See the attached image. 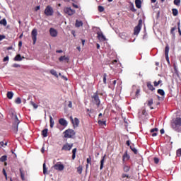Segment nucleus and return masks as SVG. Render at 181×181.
Here are the masks:
<instances>
[{
    "instance_id": "f257e3e1",
    "label": "nucleus",
    "mask_w": 181,
    "mask_h": 181,
    "mask_svg": "<svg viewBox=\"0 0 181 181\" xmlns=\"http://www.w3.org/2000/svg\"><path fill=\"white\" fill-rule=\"evenodd\" d=\"M171 127L174 131H179L181 127V118L177 117L175 120H173Z\"/></svg>"
},
{
    "instance_id": "f03ea898",
    "label": "nucleus",
    "mask_w": 181,
    "mask_h": 181,
    "mask_svg": "<svg viewBox=\"0 0 181 181\" xmlns=\"http://www.w3.org/2000/svg\"><path fill=\"white\" fill-rule=\"evenodd\" d=\"M13 119L14 120V122L13 124L12 129L15 134L18 132V126L19 125V119H18V116L16 115H13Z\"/></svg>"
},
{
    "instance_id": "7ed1b4c3",
    "label": "nucleus",
    "mask_w": 181,
    "mask_h": 181,
    "mask_svg": "<svg viewBox=\"0 0 181 181\" xmlns=\"http://www.w3.org/2000/svg\"><path fill=\"white\" fill-rule=\"evenodd\" d=\"M53 13H54L53 8L50 6H47L45 9V15H46V16H53Z\"/></svg>"
},
{
    "instance_id": "20e7f679",
    "label": "nucleus",
    "mask_w": 181,
    "mask_h": 181,
    "mask_svg": "<svg viewBox=\"0 0 181 181\" xmlns=\"http://www.w3.org/2000/svg\"><path fill=\"white\" fill-rule=\"evenodd\" d=\"M141 29H142V20L139 21L138 25L134 28V35H139L141 32Z\"/></svg>"
},
{
    "instance_id": "39448f33",
    "label": "nucleus",
    "mask_w": 181,
    "mask_h": 181,
    "mask_svg": "<svg viewBox=\"0 0 181 181\" xmlns=\"http://www.w3.org/2000/svg\"><path fill=\"white\" fill-rule=\"evenodd\" d=\"M74 135H76V132L73 129H68L64 132L65 138H72Z\"/></svg>"
},
{
    "instance_id": "423d86ee",
    "label": "nucleus",
    "mask_w": 181,
    "mask_h": 181,
    "mask_svg": "<svg viewBox=\"0 0 181 181\" xmlns=\"http://www.w3.org/2000/svg\"><path fill=\"white\" fill-rule=\"evenodd\" d=\"M64 11L65 12V13H66L67 15H69V16H71L73 15H74L76 13V10H73L70 7H66L64 9Z\"/></svg>"
},
{
    "instance_id": "0eeeda50",
    "label": "nucleus",
    "mask_w": 181,
    "mask_h": 181,
    "mask_svg": "<svg viewBox=\"0 0 181 181\" xmlns=\"http://www.w3.org/2000/svg\"><path fill=\"white\" fill-rule=\"evenodd\" d=\"M31 37L33 40V45L36 43L37 37V30L33 29L31 33Z\"/></svg>"
},
{
    "instance_id": "6e6552de",
    "label": "nucleus",
    "mask_w": 181,
    "mask_h": 181,
    "mask_svg": "<svg viewBox=\"0 0 181 181\" xmlns=\"http://www.w3.org/2000/svg\"><path fill=\"white\" fill-rule=\"evenodd\" d=\"M54 168L56 170H59L62 172V170H64V165L60 163H57L54 165Z\"/></svg>"
},
{
    "instance_id": "1a4fd4ad",
    "label": "nucleus",
    "mask_w": 181,
    "mask_h": 181,
    "mask_svg": "<svg viewBox=\"0 0 181 181\" xmlns=\"http://www.w3.org/2000/svg\"><path fill=\"white\" fill-rule=\"evenodd\" d=\"M131 158V156L128 154V151H126L122 156V162L125 163V162H128V160Z\"/></svg>"
},
{
    "instance_id": "9d476101",
    "label": "nucleus",
    "mask_w": 181,
    "mask_h": 181,
    "mask_svg": "<svg viewBox=\"0 0 181 181\" xmlns=\"http://www.w3.org/2000/svg\"><path fill=\"white\" fill-rule=\"evenodd\" d=\"M98 39L100 42H105V40H107V38L105 37V36L104 35V34H103V32H98Z\"/></svg>"
},
{
    "instance_id": "9b49d317",
    "label": "nucleus",
    "mask_w": 181,
    "mask_h": 181,
    "mask_svg": "<svg viewBox=\"0 0 181 181\" xmlns=\"http://www.w3.org/2000/svg\"><path fill=\"white\" fill-rule=\"evenodd\" d=\"M92 98L95 103V104H96V105H100V98H98V95H97V93H95L93 96Z\"/></svg>"
},
{
    "instance_id": "f8f14e48",
    "label": "nucleus",
    "mask_w": 181,
    "mask_h": 181,
    "mask_svg": "<svg viewBox=\"0 0 181 181\" xmlns=\"http://www.w3.org/2000/svg\"><path fill=\"white\" fill-rule=\"evenodd\" d=\"M70 119L74 125V127H78V124H80V120L77 117H76L74 119H73V117H70Z\"/></svg>"
},
{
    "instance_id": "ddd939ff",
    "label": "nucleus",
    "mask_w": 181,
    "mask_h": 181,
    "mask_svg": "<svg viewBox=\"0 0 181 181\" xmlns=\"http://www.w3.org/2000/svg\"><path fill=\"white\" fill-rule=\"evenodd\" d=\"M73 148V144H66L62 147V151H71Z\"/></svg>"
},
{
    "instance_id": "4468645a",
    "label": "nucleus",
    "mask_w": 181,
    "mask_h": 181,
    "mask_svg": "<svg viewBox=\"0 0 181 181\" xmlns=\"http://www.w3.org/2000/svg\"><path fill=\"white\" fill-rule=\"evenodd\" d=\"M49 33L52 37H56V36H57V30L54 28H50Z\"/></svg>"
},
{
    "instance_id": "2eb2a0df",
    "label": "nucleus",
    "mask_w": 181,
    "mask_h": 181,
    "mask_svg": "<svg viewBox=\"0 0 181 181\" xmlns=\"http://www.w3.org/2000/svg\"><path fill=\"white\" fill-rule=\"evenodd\" d=\"M131 170V166L128 165L127 163H123V171L125 173H128V172Z\"/></svg>"
},
{
    "instance_id": "dca6fc26",
    "label": "nucleus",
    "mask_w": 181,
    "mask_h": 181,
    "mask_svg": "<svg viewBox=\"0 0 181 181\" xmlns=\"http://www.w3.org/2000/svg\"><path fill=\"white\" fill-rule=\"evenodd\" d=\"M59 123L60 124V125H62V127H67V120L63 118L59 119Z\"/></svg>"
},
{
    "instance_id": "f3484780",
    "label": "nucleus",
    "mask_w": 181,
    "mask_h": 181,
    "mask_svg": "<svg viewBox=\"0 0 181 181\" xmlns=\"http://www.w3.org/2000/svg\"><path fill=\"white\" fill-rule=\"evenodd\" d=\"M127 177V179H125ZM131 176L129 174L127 173H122V179H123V181H128V179H130Z\"/></svg>"
},
{
    "instance_id": "a211bd4d",
    "label": "nucleus",
    "mask_w": 181,
    "mask_h": 181,
    "mask_svg": "<svg viewBox=\"0 0 181 181\" xmlns=\"http://www.w3.org/2000/svg\"><path fill=\"white\" fill-rule=\"evenodd\" d=\"M120 37L124 40H127L129 37V35H128L127 33H120Z\"/></svg>"
},
{
    "instance_id": "6ab92c4d",
    "label": "nucleus",
    "mask_w": 181,
    "mask_h": 181,
    "mask_svg": "<svg viewBox=\"0 0 181 181\" xmlns=\"http://www.w3.org/2000/svg\"><path fill=\"white\" fill-rule=\"evenodd\" d=\"M59 62H66V63H69V57H66V56H62L59 59Z\"/></svg>"
},
{
    "instance_id": "aec40b11",
    "label": "nucleus",
    "mask_w": 181,
    "mask_h": 181,
    "mask_svg": "<svg viewBox=\"0 0 181 181\" xmlns=\"http://www.w3.org/2000/svg\"><path fill=\"white\" fill-rule=\"evenodd\" d=\"M135 5H136V8L140 9V8L141 7V5H142L141 0H135Z\"/></svg>"
},
{
    "instance_id": "412c9836",
    "label": "nucleus",
    "mask_w": 181,
    "mask_h": 181,
    "mask_svg": "<svg viewBox=\"0 0 181 181\" xmlns=\"http://www.w3.org/2000/svg\"><path fill=\"white\" fill-rule=\"evenodd\" d=\"M20 175L22 180H25V171L22 168H20Z\"/></svg>"
},
{
    "instance_id": "4be33fe9",
    "label": "nucleus",
    "mask_w": 181,
    "mask_h": 181,
    "mask_svg": "<svg viewBox=\"0 0 181 181\" xmlns=\"http://www.w3.org/2000/svg\"><path fill=\"white\" fill-rule=\"evenodd\" d=\"M147 87H148V90H151V91H153V90H155L153 85H152V83H151V82L147 83Z\"/></svg>"
},
{
    "instance_id": "5701e85b",
    "label": "nucleus",
    "mask_w": 181,
    "mask_h": 181,
    "mask_svg": "<svg viewBox=\"0 0 181 181\" xmlns=\"http://www.w3.org/2000/svg\"><path fill=\"white\" fill-rule=\"evenodd\" d=\"M14 60H15V62H22V57H21V54H17L14 57Z\"/></svg>"
},
{
    "instance_id": "b1692460",
    "label": "nucleus",
    "mask_w": 181,
    "mask_h": 181,
    "mask_svg": "<svg viewBox=\"0 0 181 181\" xmlns=\"http://www.w3.org/2000/svg\"><path fill=\"white\" fill-rule=\"evenodd\" d=\"M49 123H50V128H53L54 127V120H53V117L49 116Z\"/></svg>"
},
{
    "instance_id": "393cba45",
    "label": "nucleus",
    "mask_w": 181,
    "mask_h": 181,
    "mask_svg": "<svg viewBox=\"0 0 181 181\" xmlns=\"http://www.w3.org/2000/svg\"><path fill=\"white\" fill-rule=\"evenodd\" d=\"M49 73H51L52 74V76H54L57 78L59 77V75L57 74V71H56V70H54V69H51L49 71Z\"/></svg>"
},
{
    "instance_id": "a878e982",
    "label": "nucleus",
    "mask_w": 181,
    "mask_h": 181,
    "mask_svg": "<svg viewBox=\"0 0 181 181\" xmlns=\"http://www.w3.org/2000/svg\"><path fill=\"white\" fill-rule=\"evenodd\" d=\"M75 25H76V28H80V26H83V21H80L78 20H76Z\"/></svg>"
},
{
    "instance_id": "bb28decb",
    "label": "nucleus",
    "mask_w": 181,
    "mask_h": 181,
    "mask_svg": "<svg viewBox=\"0 0 181 181\" xmlns=\"http://www.w3.org/2000/svg\"><path fill=\"white\" fill-rule=\"evenodd\" d=\"M105 160V156H103V158L100 160V169L102 170L103 168H104V162Z\"/></svg>"
},
{
    "instance_id": "cd10ccee",
    "label": "nucleus",
    "mask_w": 181,
    "mask_h": 181,
    "mask_svg": "<svg viewBox=\"0 0 181 181\" xmlns=\"http://www.w3.org/2000/svg\"><path fill=\"white\" fill-rule=\"evenodd\" d=\"M47 129H45L42 131V135L44 136V138H46L47 136Z\"/></svg>"
},
{
    "instance_id": "c85d7f7f",
    "label": "nucleus",
    "mask_w": 181,
    "mask_h": 181,
    "mask_svg": "<svg viewBox=\"0 0 181 181\" xmlns=\"http://www.w3.org/2000/svg\"><path fill=\"white\" fill-rule=\"evenodd\" d=\"M7 98H8L9 100H12V98H13V93H12V92H8V93H7Z\"/></svg>"
},
{
    "instance_id": "c756f323",
    "label": "nucleus",
    "mask_w": 181,
    "mask_h": 181,
    "mask_svg": "<svg viewBox=\"0 0 181 181\" xmlns=\"http://www.w3.org/2000/svg\"><path fill=\"white\" fill-rule=\"evenodd\" d=\"M0 25H3L4 26H6L7 23H6V19L4 18L0 21Z\"/></svg>"
},
{
    "instance_id": "7c9ffc66",
    "label": "nucleus",
    "mask_w": 181,
    "mask_h": 181,
    "mask_svg": "<svg viewBox=\"0 0 181 181\" xmlns=\"http://www.w3.org/2000/svg\"><path fill=\"white\" fill-rule=\"evenodd\" d=\"M165 56H169V45H167L165 49Z\"/></svg>"
},
{
    "instance_id": "2f4dec72",
    "label": "nucleus",
    "mask_w": 181,
    "mask_h": 181,
    "mask_svg": "<svg viewBox=\"0 0 181 181\" xmlns=\"http://www.w3.org/2000/svg\"><path fill=\"white\" fill-rule=\"evenodd\" d=\"M77 172L79 173V175H81L83 173V166L80 165L77 168Z\"/></svg>"
},
{
    "instance_id": "473e14b6",
    "label": "nucleus",
    "mask_w": 181,
    "mask_h": 181,
    "mask_svg": "<svg viewBox=\"0 0 181 181\" xmlns=\"http://www.w3.org/2000/svg\"><path fill=\"white\" fill-rule=\"evenodd\" d=\"M47 173V168H46V163H43V174L46 175Z\"/></svg>"
},
{
    "instance_id": "72a5a7b5",
    "label": "nucleus",
    "mask_w": 181,
    "mask_h": 181,
    "mask_svg": "<svg viewBox=\"0 0 181 181\" xmlns=\"http://www.w3.org/2000/svg\"><path fill=\"white\" fill-rule=\"evenodd\" d=\"M179 13V11L176 8L173 9V16H177V14Z\"/></svg>"
},
{
    "instance_id": "f704fd0d",
    "label": "nucleus",
    "mask_w": 181,
    "mask_h": 181,
    "mask_svg": "<svg viewBox=\"0 0 181 181\" xmlns=\"http://www.w3.org/2000/svg\"><path fill=\"white\" fill-rule=\"evenodd\" d=\"M157 92L158 94H160V95H165V91L162 89H158Z\"/></svg>"
},
{
    "instance_id": "c9c22d12",
    "label": "nucleus",
    "mask_w": 181,
    "mask_h": 181,
    "mask_svg": "<svg viewBox=\"0 0 181 181\" xmlns=\"http://www.w3.org/2000/svg\"><path fill=\"white\" fill-rule=\"evenodd\" d=\"M98 122L100 127H103V125H105V120L99 119Z\"/></svg>"
},
{
    "instance_id": "e433bc0d",
    "label": "nucleus",
    "mask_w": 181,
    "mask_h": 181,
    "mask_svg": "<svg viewBox=\"0 0 181 181\" xmlns=\"http://www.w3.org/2000/svg\"><path fill=\"white\" fill-rule=\"evenodd\" d=\"M130 149L134 152V153H135V155L138 153V150L134 147H132V146H130Z\"/></svg>"
},
{
    "instance_id": "4c0bfd02",
    "label": "nucleus",
    "mask_w": 181,
    "mask_h": 181,
    "mask_svg": "<svg viewBox=\"0 0 181 181\" xmlns=\"http://www.w3.org/2000/svg\"><path fill=\"white\" fill-rule=\"evenodd\" d=\"M174 5L179 6L180 5V0H174Z\"/></svg>"
},
{
    "instance_id": "58836bf2",
    "label": "nucleus",
    "mask_w": 181,
    "mask_h": 181,
    "mask_svg": "<svg viewBox=\"0 0 181 181\" xmlns=\"http://www.w3.org/2000/svg\"><path fill=\"white\" fill-rule=\"evenodd\" d=\"M15 103H16V104H21L22 103L21 98H17L15 100Z\"/></svg>"
},
{
    "instance_id": "ea45409f",
    "label": "nucleus",
    "mask_w": 181,
    "mask_h": 181,
    "mask_svg": "<svg viewBox=\"0 0 181 181\" xmlns=\"http://www.w3.org/2000/svg\"><path fill=\"white\" fill-rule=\"evenodd\" d=\"M162 83V81L159 80L158 82L157 81H154V87H158V86H159V84H160Z\"/></svg>"
},
{
    "instance_id": "a19ab883",
    "label": "nucleus",
    "mask_w": 181,
    "mask_h": 181,
    "mask_svg": "<svg viewBox=\"0 0 181 181\" xmlns=\"http://www.w3.org/2000/svg\"><path fill=\"white\" fill-rule=\"evenodd\" d=\"M103 83L104 84H107V74H104L103 75Z\"/></svg>"
},
{
    "instance_id": "79ce46f5",
    "label": "nucleus",
    "mask_w": 181,
    "mask_h": 181,
    "mask_svg": "<svg viewBox=\"0 0 181 181\" xmlns=\"http://www.w3.org/2000/svg\"><path fill=\"white\" fill-rule=\"evenodd\" d=\"M6 156H1L0 158V162H5V160H6Z\"/></svg>"
},
{
    "instance_id": "37998d69",
    "label": "nucleus",
    "mask_w": 181,
    "mask_h": 181,
    "mask_svg": "<svg viewBox=\"0 0 181 181\" xmlns=\"http://www.w3.org/2000/svg\"><path fill=\"white\" fill-rule=\"evenodd\" d=\"M98 9L100 12H104V7L103 6H98Z\"/></svg>"
},
{
    "instance_id": "c03bdc74",
    "label": "nucleus",
    "mask_w": 181,
    "mask_h": 181,
    "mask_svg": "<svg viewBox=\"0 0 181 181\" xmlns=\"http://www.w3.org/2000/svg\"><path fill=\"white\" fill-rule=\"evenodd\" d=\"M139 93H141V90L136 89V91L135 93V95L136 98L139 97Z\"/></svg>"
},
{
    "instance_id": "a18cd8bd",
    "label": "nucleus",
    "mask_w": 181,
    "mask_h": 181,
    "mask_svg": "<svg viewBox=\"0 0 181 181\" xmlns=\"http://www.w3.org/2000/svg\"><path fill=\"white\" fill-rule=\"evenodd\" d=\"M152 104H153V100L151 99L150 100H148V105L149 107H151V105H152Z\"/></svg>"
},
{
    "instance_id": "49530a36",
    "label": "nucleus",
    "mask_w": 181,
    "mask_h": 181,
    "mask_svg": "<svg viewBox=\"0 0 181 181\" xmlns=\"http://www.w3.org/2000/svg\"><path fill=\"white\" fill-rule=\"evenodd\" d=\"M177 156H181V148L177 150Z\"/></svg>"
},
{
    "instance_id": "de8ad7c7",
    "label": "nucleus",
    "mask_w": 181,
    "mask_h": 181,
    "mask_svg": "<svg viewBox=\"0 0 181 181\" xmlns=\"http://www.w3.org/2000/svg\"><path fill=\"white\" fill-rule=\"evenodd\" d=\"M177 25H178V32H179L180 36H181L180 22H179V23H177Z\"/></svg>"
},
{
    "instance_id": "09e8293b",
    "label": "nucleus",
    "mask_w": 181,
    "mask_h": 181,
    "mask_svg": "<svg viewBox=\"0 0 181 181\" xmlns=\"http://www.w3.org/2000/svg\"><path fill=\"white\" fill-rule=\"evenodd\" d=\"M86 162L88 164L91 165V157L88 158Z\"/></svg>"
},
{
    "instance_id": "8fccbe9b",
    "label": "nucleus",
    "mask_w": 181,
    "mask_h": 181,
    "mask_svg": "<svg viewBox=\"0 0 181 181\" xmlns=\"http://www.w3.org/2000/svg\"><path fill=\"white\" fill-rule=\"evenodd\" d=\"M30 104L33 105V107H34L35 109L37 108V105H36L35 103L30 102Z\"/></svg>"
},
{
    "instance_id": "3c124183",
    "label": "nucleus",
    "mask_w": 181,
    "mask_h": 181,
    "mask_svg": "<svg viewBox=\"0 0 181 181\" xmlns=\"http://www.w3.org/2000/svg\"><path fill=\"white\" fill-rule=\"evenodd\" d=\"M3 173H4L6 179H8V175H6V171L5 170V169H3Z\"/></svg>"
},
{
    "instance_id": "603ef678",
    "label": "nucleus",
    "mask_w": 181,
    "mask_h": 181,
    "mask_svg": "<svg viewBox=\"0 0 181 181\" xmlns=\"http://www.w3.org/2000/svg\"><path fill=\"white\" fill-rule=\"evenodd\" d=\"M12 67H15V68H18V67H21V65L18 64H13L12 65Z\"/></svg>"
},
{
    "instance_id": "864d4df0",
    "label": "nucleus",
    "mask_w": 181,
    "mask_h": 181,
    "mask_svg": "<svg viewBox=\"0 0 181 181\" xmlns=\"http://www.w3.org/2000/svg\"><path fill=\"white\" fill-rule=\"evenodd\" d=\"M154 163H156V164L159 163V158H154Z\"/></svg>"
},
{
    "instance_id": "5fc2aeb1",
    "label": "nucleus",
    "mask_w": 181,
    "mask_h": 181,
    "mask_svg": "<svg viewBox=\"0 0 181 181\" xmlns=\"http://www.w3.org/2000/svg\"><path fill=\"white\" fill-rule=\"evenodd\" d=\"M157 131H158V128H154V129H152L151 130V133L157 132Z\"/></svg>"
},
{
    "instance_id": "6e6d98bb",
    "label": "nucleus",
    "mask_w": 181,
    "mask_h": 181,
    "mask_svg": "<svg viewBox=\"0 0 181 181\" xmlns=\"http://www.w3.org/2000/svg\"><path fill=\"white\" fill-rule=\"evenodd\" d=\"M40 9V6H37L35 8V12H37V11H39Z\"/></svg>"
},
{
    "instance_id": "4d7b16f0",
    "label": "nucleus",
    "mask_w": 181,
    "mask_h": 181,
    "mask_svg": "<svg viewBox=\"0 0 181 181\" xmlns=\"http://www.w3.org/2000/svg\"><path fill=\"white\" fill-rule=\"evenodd\" d=\"M9 60V57L6 56L4 58V62H8Z\"/></svg>"
},
{
    "instance_id": "13d9d810",
    "label": "nucleus",
    "mask_w": 181,
    "mask_h": 181,
    "mask_svg": "<svg viewBox=\"0 0 181 181\" xmlns=\"http://www.w3.org/2000/svg\"><path fill=\"white\" fill-rule=\"evenodd\" d=\"M77 152V148H74L73 150H72V153L74 154V155H76V153Z\"/></svg>"
},
{
    "instance_id": "bf43d9fd",
    "label": "nucleus",
    "mask_w": 181,
    "mask_h": 181,
    "mask_svg": "<svg viewBox=\"0 0 181 181\" xmlns=\"http://www.w3.org/2000/svg\"><path fill=\"white\" fill-rule=\"evenodd\" d=\"M68 107L69 108H71L73 107V104L71 103V102H69V104H68Z\"/></svg>"
},
{
    "instance_id": "052dcab7",
    "label": "nucleus",
    "mask_w": 181,
    "mask_h": 181,
    "mask_svg": "<svg viewBox=\"0 0 181 181\" xmlns=\"http://www.w3.org/2000/svg\"><path fill=\"white\" fill-rule=\"evenodd\" d=\"M165 59L169 63V55H165Z\"/></svg>"
},
{
    "instance_id": "680f3d73",
    "label": "nucleus",
    "mask_w": 181,
    "mask_h": 181,
    "mask_svg": "<svg viewBox=\"0 0 181 181\" xmlns=\"http://www.w3.org/2000/svg\"><path fill=\"white\" fill-rule=\"evenodd\" d=\"M4 39H5V36L4 35H0V40H4Z\"/></svg>"
},
{
    "instance_id": "e2e57ef3",
    "label": "nucleus",
    "mask_w": 181,
    "mask_h": 181,
    "mask_svg": "<svg viewBox=\"0 0 181 181\" xmlns=\"http://www.w3.org/2000/svg\"><path fill=\"white\" fill-rule=\"evenodd\" d=\"M127 146H129V145H131V141H129V140H128L127 142H126Z\"/></svg>"
},
{
    "instance_id": "0e129e2a",
    "label": "nucleus",
    "mask_w": 181,
    "mask_h": 181,
    "mask_svg": "<svg viewBox=\"0 0 181 181\" xmlns=\"http://www.w3.org/2000/svg\"><path fill=\"white\" fill-rule=\"evenodd\" d=\"M18 46H19V47H22V41H20L18 42Z\"/></svg>"
},
{
    "instance_id": "69168bd1",
    "label": "nucleus",
    "mask_w": 181,
    "mask_h": 181,
    "mask_svg": "<svg viewBox=\"0 0 181 181\" xmlns=\"http://www.w3.org/2000/svg\"><path fill=\"white\" fill-rule=\"evenodd\" d=\"M175 29H176V28H173L171 29V33L173 34V33L175 32Z\"/></svg>"
},
{
    "instance_id": "338daca9",
    "label": "nucleus",
    "mask_w": 181,
    "mask_h": 181,
    "mask_svg": "<svg viewBox=\"0 0 181 181\" xmlns=\"http://www.w3.org/2000/svg\"><path fill=\"white\" fill-rule=\"evenodd\" d=\"M160 134H165V130L163 129H160Z\"/></svg>"
},
{
    "instance_id": "774afa93",
    "label": "nucleus",
    "mask_w": 181,
    "mask_h": 181,
    "mask_svg": "<svg viewBox=\"0 0 181 181\" xmlns=\"http://www.w3.org/2000/svg\"><path fill=\"white\" fill-rule=\"evenodd\" d=\"M4 141H1V142H0V146H4Z\"/></svg>"
}]
</instances>
